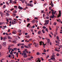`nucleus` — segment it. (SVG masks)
<instances>
[{
  "mask_svg": "<svg viewBox=\"0 0 62 62\" xmlns=\"http://www.w3.org/2000/svg\"><path fill=\"white\" fill-rule=\"evenodd\" d=\"M55 55H54V54H53L52 55L51 57H52L51 58V59L52 60L55 61V59L54 57H55Z\"/></svg>",
  "mask_w": 62,
  "mask_h": 62,
  "instance_id": "1",
  "label": "nucleus"
},
{
  "mask_svg": "<svg viewBox=\"0 0 62 62\" xmlns=\"http://www.w3.org/2000/svg\"><path fill=\"white\" fill-rule=\"evenodd\" d=\"M42 43H43V47L45 48V44H44V43L43 42H39V44L41 46V45H42Z\"/></svg>",
  "mask_w": 62,
  "mask_h": 62,
  "instance_id": "2",
  "label": "nucleus"
},
{
  "mask_svg": "<svg viewBox=\"0 0 62 62\" xmlns=\"http://www.w3.org/2000/svg\"><path fill=\"white\" fill-rule=\"evenodd\" d=\"M17 23V21H16L14 20H12V25H14V24H16Z\"/></svg>",
  "mask_w": 62,
  "mask_h": 62,
  "instance_id": "3",
  "label": "nucleus"
},
{
  "mask_svg": "<svg viewBox=\"0 0 62 62\" xmlns=\"http://www.w3.org/2000/svg\"><path fill=\"white\" fill-rule=\"evenodd\" d=\"M27 5L28 6H30V7H33V5L31 3H28L27 4Z\"/></svg>",
  "mask_w": 62,
  "mask_h": 62,
  "instance_id": "4",
  "label": "nucleus"
},
{
  "mask_svg": "<svg viewBox=\"0 0 62 62\" xmlns=\"http://www.w3.org/2000/svg\"><path fill=\"white\" fill-rule=\"evenodd\" d=\"M61 10H59V15H58V17H59V16H60V17H61Z\"/></svg>",
  "mask_w": 62,
  "mask_h": 62,
  "instance_id": "5",
  "label": "nucleus"
},
{
  "mask_svg": "<svg viewBox=\"0 0 62 62\" xmlns=\"http://www.w3.org/2000/svg\"><path fill=\"white\" fill-rule=\"evenodd\" d=\"M6 42H4V43H3L2 45L4 46H6Z\"/></svg>",
  "mask_w": 62,
  "mask_h": 62,
  "instance_id": "6",
  "label": "nucleus"
},
{
  "mask_svg": "<svg viewBox=\"0 0 62 62\" xmlns=\"http://www.w3.org/2000/svg\"><path fill=\"white\" fill-rule=\"evenodd\" d=\"M52 18H54V17H55V16H54V12H52Z\"/></svg>",
  "mask_w": 62,
  "mask_h": 62,
  "instance_id": "7",
  "label": "nucleus"
},
{
  "mask_svg": "<svg viewBox=\"0 0 62 62\" xmlns=\"http://www.w3.org/2000/svg\"><path fill=\"white\" fill-rule=\"evenodd\" d=\"M18 8H19V9H23V8L22 7H21L20 6H18Z\"/></svg>",
  "mask_w": 62,
  "mask_h": 62,
  "instance_id": "8",
  "label": "nucleus"
},
{
  "mask_svg": "<svg viewBox=\"0 0 62 62\" xmlns=\"http://www.w3.org/2000/svg\"><path fill=\"white\" fill-rule=\"evenodd\" d=\"M6 39H7V38L6 37H4L3 38V41H6Z\"/></svg>",
  "mask_w": 62,
  "mask_h": 62,
  "instance_id": "9",
  "label": "nucleus"
},
{
  "mask_svg": "<svg viewBox=\"0 0 62 62\" xmlns=\"http://www.w3.org/2000/svg\"><path fill=\"white\" fill-rule=\"evenodd\" d=\"M57 41H59V42L60 41V40H59V38L58 36H57Z\"/></svg>",
  "mask_w": 62,
  "mask_h": 62,
  "instance_id": "10",
  "label": "nucleus"
},
{
  "mask_svg": "<svg viewBox=\"0 0 62 62\" xmlns=\"http://www.w3.org/2000/svg\"><path fill=\"white\" fill-rule=\"evenodd\" d=\"M35 46V47H39L38 44H36V43Z\"/></svg>",
  "mask_w": 62,
  "mask_h": 62,
  "instance_id": "11",
  "label": "nucleus"
},
{
  "mask_svg": "<svg viewBox=\"0 0 62 62\" xmlns=\"http://www.w3.org/2000/svg\"><path fill=\"white\" fill-rule=\"evenodd\" d=\"M12 43H13V44H16V42L15 41H13L12 42Z\"/></svg>",
  "mask_w": 62,
  "mask_h": 62,
  "instance_id": "12",
  "label": "nucleus"
},
{
  "mask_svg": "<svg viewBox=\"0 0 62 62\" xmlns=\"http://www.w3.org/2000/svg\"><path fill=\"white\" fill-rule=\"evenodd\" d=\"M49 20H46V24H48V22H49Z\"/></svg>",
  "mask_w": 62,
  "mask_h": 62,
  "instance_id": "13",
  "label": "nucleus"
},
{
  "mask_svg": "<svg viewBox=\"0 0 62 62\" xmlns=\"http://www.w3.org/2000/svg\"><path fill=\"white\" fill-rule=\"evenodd\" d=\"M27 54H26L25 52H24V53H23L22 54V55L23 56L24 55H26Z\"/></svg>",
  "mask_w": 62,
  "mask_h": 62,
  "instance_id": "14",
  "label": "nucleus"
},
{
  "mask_svg": "<svg viewBox=\"0 0 62 62\" xmlns=\"http://www.w3.org/2000/svg\"><path fill=\"white\" fill-rule=\"evenodd\" d=\"M27 51V49H25V50H23V53H26Z\"/></svg>",
  "mask_w": 62,
  "mask_h": 62,
  "instance_id": "15",
  "label": "nucleus"
},
{
  "mask_svg": "<svg viewBox=\"0 0 62 62\" xmlns=\"http://www.w3.org/2000/svg\"><path fill=\"white\" fill-rule=\"evenodd\" d=\"M6 16H9V14L8 13H6Z\"/></svg>",
  "mask_w": 62,
  "mask_h": 62,
  "instance_id": "16",
  "label": "nucleus"
},
{
  "mask_svg": "<svg viewBox=\"0 0 62 62\" xmlns=\"http://www.w3.org/2000/svg\"><path fill=\"white\" fill-rule=\"evenodd\" d=\"M50 39H48L47 40V43L48 44H49L50 43Z\"/></svg>",
  "mask_w": 62,
  "mask_h": 62,
  "instance_id": "17",
  "label": "nucleus"
},
{
  "mask_svg": "<svg viewBox=\"0 0 62 62\" xmlns=\"http://www.w3.org/2000/svg\"><path fill=\"white\" fill-rule=\"evenodd\" d=\"M31 47V46H30V44H28V45L27 46V48H30Z\"/></svg>",
  "mask_w": 62,
  "mask_h": 62,
  "instance_id": "18",
  "label": "nucleus"
},
{
  "mask_svg": "<svg viewBox=\"0 0 62 62\" xmlns=\"http://www.w3.org/2000/svg\"><path fill=\"white\" fill-rule=\"evenodd\" d=\"M55 42H56V44H60L59 42H58V41H55Z\"/></svg>",
  "mask_w": 62,
  "mask_h": 62,
  "instance_id": "19",
  "label": "nucleus"
},
{
  "mask_svg": "<svg viewBox=\"0 0 62 62\" xmlns=\"http://www.w3.org/2000/svg\"><path fill=\"white\" fill-rule=\"evenodd\" d=\"M0 15H1V17H3L4 16V14H3V13H1Z\"/></svg>",
  "mask_w": 62,
  "mask_h": 62,
  "instance_id": "20",
  "label": "nucleus"
},
{
  "mask_svg": "<svg viewBox=\"0 0 62 62\" xmlns=\"http://www.w3.org/2000/svg\"><path fill=\"white\" fill-rule=\"evenodd\" d=\"M27 22H29V21L30 20V18H27Z\"/></svg>",
  "mask_w": 62,
  "mask_h": 62,
  "instance_id": "21",
  "label": "nucleus"
},
{
  "mask_svg": "<svg viewBox=\"0 0 62 62\" xmlns=\"http://www.w3.org/2000/svg\"><path fill=\"white\" fill-rule=\"evenodd\" d=\"M8 39H12V38L10 37V36H8Z\"/></svg>",
  "mask_w": 62,
  "mask_h": 62,
  "instance_id": "22",
  "label": "nucleus"
},
{
  "mask_svg": "<svg viewBox=\"0 0 62 62\" xmlns=\"http://www.w3.org/2000/svg\"><path fill=\"white\" fill-rule=\"evenodd\" d=\"M42 31L43 33H45V32L44 29H43V30H42Z\"/></svg>",
  "mask_w": 62,
  "mask_h": 62,
  "instance_id": "23",
  "label": "nucleus"
},
{
  "mask_svg": "<svg viewBox=\"0 0 62 62\" xmlns=\"http://www.w3.org/2000/svg\"><path fill=\"white\" fill-rule=\"evenodd\" d=\"M17 31L18 32H21V31L20 29H19V30H18Z\"/></svg>",
  "mask_w": 62,
  "mask_h": 62,
  "instance_id": "24",
  "label": "nucleus"
},
{
  "mask_svg": "<svg viewBox=\"0 0 62 62\" xmlns=\"http://www.w3.org/2000/svg\"><path fill=\"white\" fill-rule=\"evenodd\" d=\"M23 57L24 58H25L27 57V55H26H26H24V56H23Z\"/></svg>",
  "mask_w": 62,
  "mask_h": 62,
  "instance_id": "25",
  "label": "nucleus"
},
{
  "mask_svg": "<svg viewBox=\"0 0 62 62\" xmlns=\"http://www.w3.org/2000/svg\"><path fill=\"white\" fill-rule=\"evenodd\" d=\"M40 33H41L40 31H38V34H40Z\"/></svg>",
  "mask_w": 62,
  "mask_h": 62,
  "instance_id": "26",
  "label": "nucleus"
},
{
  "mask_svg": "<svg viewBox=\"0 0 62 62\" xmlns=\"http://www.w3.org/2000/svg\"><path fill=\"white\" fill-rule=\"evenodd\" d=\"M4 22H0V25H2L3 24Z\"/></svg>",
  "mask_w": 62,
  "mask_h": 62,
  "instance_id": "27",
  "label": "nucleus"
},
{
  "mask_svg": "<svg viewBox=\"0 0 62 62\" xmlns=\"http://www.w3.org/2000/svg\"><path fill=\"white\" fill-rule=\"evenodd\" d=\"M20 45V46H21V44H18L17 45L18 46H19Z\"/></svg>",
  "mask_w": 62,
  "mask_h": 62,
  "instance_id": "28",
  "label": "nucleus"
},
{
  "mask_svg": "<svg viewBox=\"0 0 62 62\" xmlns=\"http://www.w3.org/2000/svg\"><path fill=\"white\" fill-rule=\"evenodd\" d=\"M26 38H29L30 37V36H29V35H28L27 36H26Z\"/></svg>",
  "mask_w": 62,
  "mask_h": 62,
  "instance_id": "29",
  "label": "nucleus"
},
{
  "mask_svg": "<svg viewBox=\"0 0 62 62\" xmlns=\"http://www.w3.org/2000/svg\"><path fill=\"white\" fill-rule=\"evenodd\" d=\"M58 48L57 47H56V48H55V50L56 51H58Z\"/></svg>",
  "mask_w": 62,
  "mask_h": 62,
  "instance_id": "30",
  "label": "nucleus"
},
{
  "mask_svg": "<svg viewBox=\"0 0 62 62\" xmlns=\"http://www.w3.org/2000/svg\"><path fill=\"white\" fill-rule=\"evenodd\" d=\"M6 5H4V6L3 7V8H6Z\"/></svg>",
  "mask_w": 62,
  "mask_h": 62,
  "instance_id": "31",
  "label": "nucleus"
},
{
  "mask_svg": "<svg viewBox=\"0 0 62 62\" xmlns=\"http://www.w3.org/2000/svg\"><path fill=\"white\" fill-rule=\"evenodd\" d=\"M14 49L15 50H17V48H14Z\"/></svg>",
  "mask_w": 62,
  "mask_h": 62,
  "instance_id": "32",
  "label": "nucleus"
},
{
  "mask_svg": "<svg viewBox=\"0 0 62 62\" xmlns=\"http://www.w3.org/2000/svg\"><path fill=\"white\" fill-rule=\"evenodd\" d=\"M54 4H53V2H52V4L51 5L52 7H53V6H54Z\"/></svg>",
  "mask_w": 62,
  "mask_h": 62,
  "instance_id": "33",
  "label": "nucleus"
},
{
  "mask_svg": "<svg viewBox=\"0 0 62 62\" xmlns=\"http://www.w3.org/2000/svg\"><path fill=\"white\" fill-rule=\"evenodd\" d=\"M46 18L47 19H48L49 18V16H46Z\"/></svg>",
  "mask_w": 62,
  "mask_h": 62,
  "instance_id": "34",
  "label": "nucleus"
},
{
  "mask_svg": "<svg viewBox=\"0 0 62 62\" xmlns=\"http://www.w3.org/2000/svg\"><path fill=\"white\" fill-rule=\"evenodd\" d=\"M36 54L37 55H40L39 53H38V52H37Z\"/></svg>",
  "mask_w": 62,
  "mask_h": 62,
  "instance_id": "35",
  "label": "nucleus"
},
{
  "mask_svg": "<svg viewBox=\"0 0 62 62\" xmlns=\"http://www.w3.org/2000/svg\"><path fill=\"white\" fill-rule=\"evenodd\" d=\"M12 52V51H11V52H10V54H12H12H13V52Z\"/></svg>",
  "mask_w": 62,
  "mask_h": 62,
  "instance_id": "36",
  "label": "nucleus"
},
{
  "mask_svg": "<svg viewBox=\"0 0 62 62\" xmlns=\"http://www.w3.org/2000/svg\"><path fill=\"white\" fill-rule=\"evenodd\" d=\"M56 23H57L56 22H54V24L55 25H56Z\"/></svg>",
  "mask_w": 62,
  "mask_h": 62,
  "instance_id": "37",
  "label": "nucleus"
},
{
  "mask_svg": "<svg viewBox=\"0 0 62 62\" xmlns=\"http://www.w3.org/2000/svg\"><path fill=\"white\" fill-rule=\"evenodd\" d=\"M59 47H60V48H62V45H60V46H59Z\"/></svg>",
  "mask_w": 62,
  "mask_h": 62,
  "instance_id": "38",
  "label": "nucleus"
},
{
  "mask_svg": "<svg viewBox=\"0 0 62 62\" xmlns=\"http://www.w3.org/2000/svg\"><path fill=\"white\" fill-rule=\"evenodd\" d=\"M45 31H47L48 32V30L47 28H46L45 29Z\"/></svg>",
  "mask_w": 62,
  "mask_h": 62,
  "instance_id": "39",
  "label": "nucleus"
},
{
  "mask_svg": "<svg viewBox=\"0 0 62 62\" xmlns=\"http://www.w3.org/2000/svg\"><path fill=\"white\" fill-rule=\"evenodd\" d=\"M46 27H45V26H43V28L45 29L46 28Z\"/></svg>",
  "mask_w": 62,
  "mask_h": 62,
  "instance_id": "40",
  "label": "nucleus"
},
{
  "mask_svg": "<svg viewBox=\"0 0 62 62\" xmlns=\"http://www.w3.org/2000/svg\"><path fill=\"white\" fill-rule=\"evenodd\" d=\"M24 46L25 47L27 48V46H26V45H24Z\"/></svg>",
  "mask_w": 62,
  "mask_h": 62,
  "instance_id": "41",
  "label": "nucleus"
},
{
  "mask_svg": "<svg viewBox=\"0 0 62 62\" xmlns=\"http://www.w3.org/2000/svg\"><path fill=\"white\" fill-rule=\"evenodd\" d=\"M3 39V37H1V38H0V39L1 40H2Z\"/></svg>",
  "mask_w": 62,
  "mask_h": 62,
  "instance_id": "42",
  "label": "nucleus"
},
{
  "mask_svg": "<svg viewBox=\"0 0 62 62\" xmlns=\"http://www.w3.org/2000/svg\"><path fill=\"white\" fill-rule=\"evenodd\" d=\"M13 12L14 13H16L17 11H16V10H14V11Z\"/></svg>",
  "mask_w": 62,
  "mask_h": 62,
  "instance_id": "43",
  "label": "nucleus"
},
{
  "mask_svg": "<svg viewBox=\"0 0 62 62\" xmlns=\"http://www.w3.org/2000/svg\"><path fill=\"white\" fill-rule=\"evenodd\" d=\"M32 40L31 39H29V42H30V41H31Z\"/></svg>",
  "mask_w": 62,
  "mask_h": 62,
  "instance_id": "44",
  "label": "nucleus"
},
{
  "mask_svg": "<svg viewBox=\"0 0 62 62\" xmlns=\"http://www.w3.org/2000/svg\"><path fill=\"white\" fill-rule=\"evenodd\" d=\"M6 3L8 5H9V3L8 2H6Z\"/></svg>",
  "mask_w": 62,
  "mask_h": 62,
  "instance_id": "45",
  "label": "nucleus"
},
{
  "mask_svg": "<svg viewBox=\"0 0 62 62\" xmlns=\"http://www.w3.org/2000/svg\"><path fill=\"white\" fill-rule=\"evenodd\" d=\"M59 54H56V55L58 56H59Z\"/></svg>",
  "mask_w": 62,
  "mask_h": 62,
  "instance_id": "46",
  "label": "nucleus"
},
{
  "mask_svg": "<svg viewBox=\"0 0 62 62\" xmlns=\"http://www.w3.org/2000/svg\"><path fill=\"white\" fill-rule=\"evenodd\" d=\"M14 10V8H11V9H10V10H11V11H12V10Z\"/></svg>",
  "mask_w": 62,
  "mask_h": 62,
  "instance_id": "47",
  "label": "nucleus"
},
{
  "mask_svg": "<svg viewBox=\"0 0 62 62\" xmlns=\"http://www.w3.org/2000/svg\"><path fill=\"white\" fill-rule=\"evenodd\" d=\"M12 2H13V1H11H11L9 3H12Z\"/></svg>",
  "mask_w": 62,
  "mask_h": 62,
  "instance_id": "48",
  "label": "nucleus"
},
{
  "mask_svg": "<svg viewBox=\"0 0 62 62\" xmlns=\"http://www.w3.org/2000/svg\"><path fill=\"white\" fill-rule=\"evenodd\" d=\"M2 48V46L1 45H0V49H1Z\"/></svg>",
  "mask_w": 62,
  "mask_h": 62,
  "instance_id": "49",
  "label": "nucleus"
},
{
  "mask_svg": "<svg viewBox=\"0 0 62 62\" xmlns=\"http://www.w3.org/2000/svg\"><path fill=\"white\" fill-rule=\"evenodd\" d=\"M49 36L50 37L52 38V36H51V34H49Z\"/></svg>",
  "mask_w": 62,
  "mask_h": 62,
  "instance_id": "50",
  "label": "nucleus"
},
{
  "mask_svg": "<svg viewBox=\"0 0 62 62\" xmlns=\"http://www.w3.org/2000/svg\"><path fill=\"white\" fill-rule=\"evenodd\" d=\"M11 61L12 62H14L15 61V60H11Z\"/></svg>",
  "mask_w": 62,
  "mask_h": 62,
  "instance_id": "51",
  "label": "nucleus"
},
{
  "mask_svg": "<svg viewBox=\"0 0 62 62\" xmlns=\"http://www.w3.org/2000/svg\"><path fill=\"white\" fill-rule=\"evenodd\" d=\"M24 46H21V48H24Z\"/></svg>",
  "mask_w": 62,
  "mask_h": 62,
  "instance_id": "52",
  "label": "nucleus"
},
{
  "mask_svg": "<svg viewBox=\"0 0 62 62\" xmlns=\"http://www.w3.org/2000/svg\"><path fill=\"white\" fill-rule=\"evenodd\" d=\"M25 42H29V41H27L26 40H25Z\"/></svg>",
  "mask_w": 62,
  "mask_h": 62,
  "instance_id": "53",
  "label": "nucleus"
},
{
  "mask_svg": "<svg viewBox=\"0 0 62 62\" xmlns=\"http://www.w3.org/2000/svg\"><path fill=\"white\" fill-rule=\"evenodd\" d=\"M31 32H33V29H31Z\"/></svg>",
  "mask_w": 62,
  "mask_h": 62,
  "instance_id": "54",
  "label": "nucleus"
},
{
  "mask_svg": "<svg viewBox=\"0 0 62 62\" xmlns=\"http://www.w3.org/2000/svg\"><path fill=\"white\" fill-rule=\"evenodd\" d=\"M41 58V60H44V59H43V58H42V57H40Z\"/></svg>",
  "mask_w": 62,
  "mask_h": 62,
  "instance_id": "55",
  "label": "nucleus"
},
{
  "mask_svg": "<svg viewBox=\"0 0 62 62\" xmlns=\"http://www.w3.org/2000/svg\"><path fill=\"white\" fill-rule=\"evenodd\" d=\"M6 34V33L5 32L3 33V34L4 35H5Z\"/></svg>",
  "mask_w": 62,
  "mask_h": 62,
  "instance_id": "56",
  "label": "nucleus"
},
{
  "mask_svg": "<svg viewBox=\"0 0 62 62\" xmlns=\"http://www.w3.org/2000/svg\"><path fill=\"white\" fill-rule=\"evenodd\" d=\"M25 35H28V34L27 33H25Z\"/></svg>",
  "mask_w": 62,
  "mask_h": 62,
  "instance_id": "57",
  "label": "nucleus"
},
{
  "mask_svg": "<svg viewBox=\"0 0 62 62\" xmlns=\"http://www.w3.org/2000/svg\"><path fill=\"white\" fill-rule=\"evenodd\" d=\"M10 31V29H8V32H9Z\"/></svg>",
  "mask_w": 62,
  "mask_h": 62,
  "instance_id": "58",
  "label": "nucleus"
},
{
  "mask_svg": "<svg viewBox=\"0 0 62 62\" xmlns=\"http://www.w3.org/2000/svg\"><path fill=\"white\" fill-rule=\"evenodd\" d=\"M46 5H47L46 3V4H45L44 5V6H46Z\"/></svg>",
  "mask_w": 62,
  "mask_h": 62,
  "instance_id": "59",
  "label": "nucleus"
},
{
  "mask_svg": "<svg viewBox=\"0 0 62 62\" xmlns=\"http://www.w3.org/2000/svg\"><path fill=\"white\" fill-rule=\"evenodd\" d=\"M6 20H7V22H9V21H8V19H7Z\"/></svg>",
  "mask_w": 62,
  "mask_h": 62,
  "instance_id": "60",
  "label": "nucleus"
},
{
  "mask_svg": "<svg viewBox=\"0 0 62 62\" xmlns=\"http://www.w3.org/2000/svg\"><path fill=\"white\" fill-rule=\"evenodd\" d=\"M59 21L60 22H61V19H59Z\"/></svg>",
  "mask_w": 62,
  "mask_h": 62,
  "instance_id": "61",
  "label": "nucleus"
},
{
  "mask_svg": "<svg viewBox=\"0 0 62 62\" xmlns=\"http://www.w3.org/2000/svg\"><path fill=\"white\" fill-rule=\"evenodd\" d=\"M14 8H17V6H14Z\"/></svg>",
  "mask_w": 62,
  "mask_h": 62,
  "instance_id": "62",
  "label": "nucleus"
},
{
  "mask_svg": "<svg viewBox=\"0 0 62 62\" xmlns=\"http://www.w3.org/2000/svg\"><path fill=\"white\" fill-rule=\"evenodd\" d=\"M49 17H50V18H52V16H49Z\"/></svg>",
  "mask_w": 62,
  "mask_h": 62,
  "instance_id": "63",
  "label": "nucleus"
},
{
  "mask_svg": "<svg viewBox=\"0 0 62 62\" xmlns=\"http://www.w3.org/2000/svg\"><path fill=\"white\" fill-rule=\"evenodd\" d=\"M13 3H14L15 4H16V1H14Z\"/></svg>",
  "mask_w": 62,
  "mask_h": 62,
  "instance_id": "64",
  "label": "nucleus"
}]
</instances>
